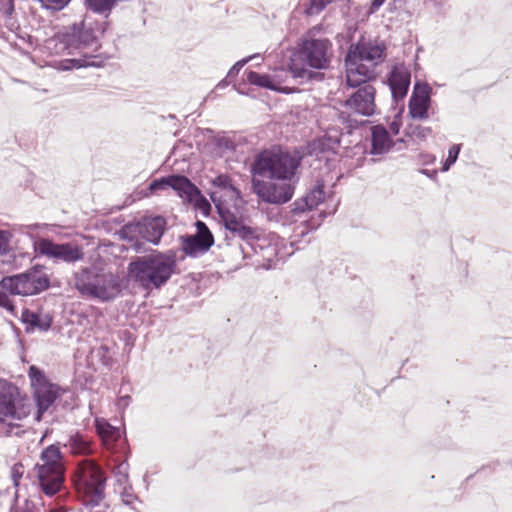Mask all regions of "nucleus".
Masks as SVG:
<instances>
[{"mask_svg":"<svg viewBox=\"0 0 512 512\" xmlns=\"http://www.w3.org/2000/svg\"><path fill=\"white\" fill-rule=\"evenodd\" d=\"M49 286L50 277L39 265L33 266L23 273L3 277L0 281V288L2 290L0 291V307L10 312L14 311V304L6 293L10 295L33 296L47 290Z\"/></svg>","mask_w":512,"mask_h":512,"instance_id":"5","label":"nucleus"},{"mask_svg":"<svg viewBox=\"0 0 512 512\" xmlns=\"http://www.w3.org/2000/svg\"><path fill=\"white\" fill-rule=\"evenodd\" d=\"M13 238L12 232L0 229V255H5L10 251V243Z\"/></svg>","mask_w":512,"mask_h":512,"instance_id":"39","label":"nucleus"},{"mask_svg":"<svg viewBox=\"0 0 512 512\" xmlns=\"http://www.w3.org/2000/svg\"><path fill=\"white\" fill-rule=\"evenodd\" d=\"M106 476L93 460L81 461L76 469L74 484L86 506H97L104 499Z\"/></svg>","mask_w":512,"mask_h":512,"instance_id":"9","label":"nucleus"},{"mask_svg":"<svg viewBox=\"0 0 512 512\" xmlns=\"http://www.w3.org/2000/svg\"><path fill=\"white\" fill-rule=\"evenodd\" d=\"M35 470L42 491L48 496L56 494L63 485L65 471L59 447L50 445L45 448Z\"/></svg>","mask_w":512,"mask_h":512,"instance_id":"10","label":"nucleus"},{"mask_svg":"<svg viewBox=\"0 0 512 512\" xmlns=\"http://www.w3.org/2000/svg\"><path fill=\"white\" fill-rule=\"evenodd\" d=\"M120 496L123 504L130 506L132 509L137 510V507L135 506L136 503H139V498L134 494L132 486L131 485H123L120 486Z\"/></svg>","mask_w":512,"mask_h":512,"instance_id":"34","label":"nucleus"},{"mask_svg":"<svg viewBox=\"0 0 512 512\" xmlns=\"http://www.w3.org/2000/svg\"><path fill=\"white\" fill-rule=\"evenodd\" d=\"M108 21L99 20L93 14H85L80 22L66 26L51 41L55 44L57 53L75 54L77 51L82 58L65 59L59 63L61 70L88 67L95 65L88 60L92 52L100 47V38L108 29Z\"/></svg>","mask_w":512,"mask_h":512,"instance_id":"1","label":"nucleus"},{"mask_svg":"<svg viewBox=\"0 0 512 512\" xmlns=\"http://www.w3.org/2000/svg\"><path fill=\"white\" fill-rule=\"evenodd\" d=\"M65 447L74 455H89L93 453L92 442L82 434L71 435Z\"/></svg>","mask_w":512,"mask_h":512,"instance_id":"30","label":"nucleus"},{"mask_svg":"<svg viewBox=\"0 0 512 512\" xmlns=\"http://www.w3.org/2000/svg\"><path fill=\"white\" fill-rule=\"evenodd\" d=\"M190 188H184L180 195L183 200L193 203L195 207L202 211L204 214L211 210V205L208 200L201 194V191L188 179Z\"/></svg>","mask_w":512,"mask_h":512,"instance_id":"27","label":"nucleus"},{"mask_svg":"<svg viewBox=\"0 0 512 512\" xmlns=\"http://www.w3.org/2000/svg\"><path fill=\"white\" fill-rule=\"evenodd\" d=\"M312 72L305 68L289 67V69L280 68L274 71L271 77V83L274 86L273 91L284 94H291L298 91L297 85L303 80H308Z\"/></svg>","mask_w":512,"mask_h":512,"instance_id":"14","label":"nucleus"},{"mask_svg":"<svg viewBox=\"0 0 512 512\" xmlns=\"http://www.w3.org/2000/svg\"><path fill=\"white\" fill-rule=\"evenodd\" d=\"M95 426L106 449L112 451L119 448L121 453L126 451L125 442L121 439L122 431L120 428L112 426L105 419H96Z\"/></svg>","mask_w":512,"mask_h":512,"instance_id":"19","label":"nucleus"},{"mask_svg":"<svg viewBox=\"0 0 512 512\" xmlns=\"http://www.w3.org/2000/svg\"><path fill=\"white\" fill-rule=\"evenodd\" d=\"M301 158L281 150H264L259 153L251 167L254 176L270 180L298 182L297 170Z\"/></svg>","mask_w":512,"mask_h":512,"instance_id":"6","label":"nucleus"},{"mask_svg":"<svg viewBox=\"0 0 512 512\" xmlns=\"http://www.w3.org/2000/svg\"><path fill=\"white\" fill-rule=\"evenodd\" d=\"M461 151V144H454L448 150V156L441 167L442 172H447L451 166L457 161Z\"/></svg>","mask_w":512,"mask_h":512,"instance_id":"37","label":"nucleus"},{"mask_svg":"<svg viewBox=\"0 0 512 512\" xmlns=\"http://www.w3.org/2000/svg\"><path fill=\"white\" fill-rule=\"evenodd\" d=\"M38 256L46 257L53 263L74 264L84 259L83 247L74 242L57 243L49 238H38L33 243Z\"/></svg>","mask_w":512,"mask_h":512,"instance_id":"11","label":"nucleus"},{"mask_svg":"<svg viewBox=\"0 0 512 512\" xmlns=\"http://www.w3.org/2000/svg\"><path fill=\"white\" fill-rule=\"evenodd\" d=\"M166 229V220L162 216H155L144 220L141 226V234L144 239L157 245Z\"/></svg>","mask_w":512,"mask_h":512,"instance_id":"24","label":"nucleus"},{"mask_svg":"<svg viewBox=\"0 0 512 512\" xmlns=\"http://www.w3.org/2000/svg\"><path fill=\"white\" fill-rule=\"evenodd\" d=\"M297 182L264 180L256 176L252 179L253 192L265 203L282 205L289 202L295 192Z\"/></svg>","mask_w":512,"mask_h":512,"instance_id":"12","label":"nucleus"},{"mask_svg":"<svg viewBox=\"0 0 512 512\" xmlns=\"http://www.w3.org/2000/svg\"><path fill=\"white\" fill-rule=\"evenodd\" d=\"M411 82L410 70L404 65H395L388 77L392 98L397 103L407 95Z\"/></svg>","mask_w":512,"mask_h":512,"instance_id":"18","label":"nucleus"},{"mask_svg":"<svg viewBox=\"0 0 512 512\" xmlns=\"http://www.w3.org/2000/svg\"><path fill=\"white\" fill-rule=\"evenodd\" d=\"M420 173H422L423 175H425L428 178L433 179V180L437 178V174H438L437 170H428V169H421Z\"/></svg>","mask_w":512,"mask_h":512,"instance_id":"46","label":"nucleus"},{"mask_svg":"<svg viewBox=\"0 0 512 512\" xmlns=\"http://www.w3.org/2000/svg\"><path fill=\"white\" fill-rule=\"evenodd\" d=\"M74 287L87 298L108 302L121 292L119 278L95 266L83 267L73 275Z\"/></svg>","mask_w":512,"mask_h":512,"instance_id":"4","label":"nucleus"},{"mask_svg":"<svg viewBox=\"0 0 512 512\" xmlns=\"http://www.w3.org/2000/svg\"><path fill=\"white\" fill-rule=\"evenodd\" d=\"M31 412L29 400L22 397L19 389L6 380L0 379V432L5 435H19V422Z\"/></svg>","mask_w":512,"mask_h":512,"instance_id":"7","label":"nucleus"},{"mask_svg":"<svg viewBox=\"0 0 512 512\" xmlns=\"http://www.w3.org/2000/svg\"><path fill=\"white\" fill-rule=\"evenodd\" d=\"M176 267V251L168 250L138 257L129 264L128 270L144 289H158L167 283Z\"/></svg>","mask_w":512,"mask_h":512,"instance_id":"3","label":"nucleus"},{"mask_svg":"<svg viewBox=\"0 0 512 512\" xmlns=\"http://www.w3.org/2000/svg\"><path fill=\"white\" fill-rule=\"evenodd\" d=\"M216 148L220 156H227L235 151L236 145L234 141L226 136L217 138Z\"/></svg>","mask_w":512,"mask_h":512,"instance_id":"35","label":"nucleus"},{"mask_svg":"<svg viewBox=\"0 0 512 512\" xmlns=\"http://www.w3.org/2000/svg\"><path fill=\"white\" fill-rule=\"evenodd\" d=\"M392 146L393 141L388 131L383 126H373L371 132V154H385L392 148Z\"/></svg>","mask_w":512,"mask_h":512,"instance_id":"26","label":"nucleus"},{"mask_svg":"<svg viewBox=\"0 0 512 512\" xmlns=\"http://www.w3.org/2000/svg\"><path fill=\"white\" fill-rule=\"evenodd\" d=\"M220 216L225 229L231 234V237H238L251 246L253 241L259 238V232L256 228L246 225L241 218L231 211H220Z\"/></svg>","mask_w":512,"mask_h":512,"instance_id":"16","label":"nucleus"},{"mask_svg":"<svg viewBox=\"0 0 512 512\" xmlns=\"http://www.w3.org/2000/svg\"><path fill=\"white\" fill-rule=\"evenodd\" d=\"M22 475H23V465L20 463L13 465V467L11 469V477H12V480H13L15 486L18 485L19 479L22 477Z\"/></svg>","mask_w":512,"mask_h":512,"instance_id":"42","label":"nucleus"},{"mask_svg":"<svg viewBox=\"0 0 512 512\" xmlns=\"http://www.w3.org/2000/svg\"><path fill=\"white\" fill-rule=\"evenodd\" d=\"M49 512H64V511H62L61 509H52Z\"/></svg>","mask_w":512,"mask_h":512,"instance_id":"50","label":"nucleus"},{"mask_svg":"<svg viewBox=\"0 0 512 512\" xmlns=\"http://www.w3.org/2000/svg\"><path fill=\"white\" fill-rule=\"evenodd\" d=\"M196 234L188 235L182 238L183 251L192 257L206 253L214 244V237L207 225L203 221L195 223Z\"/></svg>","mask_w":512,"mask_h":512,"instance_id":"15","label":"nucleus"},{"mask_svg":"<svg viewBox=\"0 0 512 512\" xmlns=\"http://www.w3.org/2000/svg\"><path fill=\"white\" fill-rule=\"evenodd\" d=\"M256 57H259V54H254L237 61L228 71L227 78H233L237 76L240 70L244 67V65H246L249 61Z\"/></svg>","mask_w":512,"mask_h":512,"instance_id":"40","label":"nucleus"},{"mask_svg":"<svg viewBox=\"0 0 512 512\" xmlns=\"http://www.w3.org/2000/svg\"><path fill=\"white\" fill-rule=\"evenodd\" d=\"M101 349L104 350V351H108V348L105 347V346H102Z\"/></svg>","mask_w":512,"mask_h":512,"instance_id":"51","label":"nucleus"},{"mask_svg":"<svg viewBox=\"0 0 512 512\" xmlns=\"http://www.w3.org/2000/svg\"><path fill=\"white\" fill-rule=\"evenodd\" d=\"M112 474L119 487L128 484L129 464L127 462V451L120 453L112 459Z\"/></svg>","mask_w":512,"mask_h":512,"instance_id":"29","label":"nucleus"},{"mask_svg":"<svg viewBox=\"0 0 512 512\" xmlns=\"http://www.w3.org/2000/svg\"><path fill=\"white\" fill-rule=\"evenodd\" d=\"M301 55L306 63L315 69H325L333 56L332 43L327 38H315L312 32L303 39Z\"/></svg>","mask_w":512,"mask_h":512,"instance_id":"13","label":"nucleus"},{"mask_svg":"<svg viewBox=\"0 0 512 512\" xmlns=\"http://www.w3.org/2000/svg\"><path fill=\"white\" fill-rule=\"evenodd\" d=\"M14 10L12 0H0V12L5 16H10Z\"/></svg>","mask_w":512,"mask_h":512,"instance_id":"43","label":"nucleus"},{"mask_svg":"<svg viewBox=\"0 0 512 512\" xmlns=\"http://www.w3.org/2000/svg\"><path fill=\"white\" fill-rule=\"evenodd\" d=\"M28 376L33 392L36 391V388L45 387L52 384L47 379L45 373L35 365H31L29 367Z\"/></svg>","mask_w":512,"mask_h":512,"instance_id":"32","label":"nucleus"},{"mask_svg":"<svg viewBox=\"0 0 512 512\" xmlns=\"http://www.w3.org/2000/svg\"><path fill=\"white\" fill-rule=\"evenodd\" d=\"M419 161L422 165H431L436 161V157L429 153H422L419 155Z\"/></svg>","mask_w":512,"mask_h":512,"instance_id":"44","label":"nucleus"},{"mask_svg":"<svg viewBox=\"0 0 512 512\" xmlns=\"http://www.w3.org/2000/svg\"><path fill=\"white\" fill-rule=\"evenodd\" d=\"M326 197L325 184L322 180H316L307 193L293 203V212L301 213L317 207Z\"/></svg>","mask_w":512,"mask_h":512,"instance_id":"21","label":"nucleus"},{"mask_svg":"<svg viewBox=\"0 0 512 512\" xmlns=\"http://www.w3.org/2000/svg\"><path fill=\"white\" fill-rule=\"evenodd\" d=\"M391 128L393 129V131L395 133H398L399 128H398V125L396 123L393 122L392 125H391Z\"/></svg>","mask_w":512,"mask_h":512,"instance_id":"47","label":"nucleus"},{"mask_svg":"<svg viewBox=\"0 0 512 512\" xmlns=\"http://www.w3.org/2000/svg\"><path fill=\"white\" fill-rule=\"evenodd\" d=\"M28 227H29L30 229H38V228H40V227H41V225L36 223V224L29 225Z\"/></svg>","mask_w":512,"mask_h":512,"instance_id":"48","label":"nucleus"},{"mask_svg":"<svg viewBox=\"0 0 512 512\" xmlns=\"http://www.w3.org/2000/svg\"><path fill=\"white\" fill-rule=\"evenodd\" d=\"M411 134L416 138L426 139L432 134V129L430 127L417 125L412 128Z\"/></svg>","mask_w":512,"mask_h":512,"instance_id":"41","label":"nucleus"},{"mask_svg":"<svg viewBox=\"0 0 512 512\" xmlns=\"http://www.w3.org/2000/svg\"><path fill=\"white\" fill-rule=\"evenodd\" d=\"M431 88L428 84L416 83L409 99V114L413 119L424 120L429 117Z\"/></svg>","mask_w":512,"mask_h":512,"instance_id":"17","label":"nucleus"},{"mask_svg":"<svg viewBox=\"0 0 512 512\" xmlns=\"http://www.w3.org/2000/svg\"><path fill=\"white\" fill-rule=\"evenodd\" d=\"M118 0H85L89 12L99 20L107 21L112 9Z\"/></svg>","mask_w":512,"mask_h":512,"instance_id":"31","label":"nucleus"},{"mask_svg":"<svg viewBox=\"0 0 512 512\" xmlns=\"http://www.w3.org/2000/svg\"><path fill=\"white\" fill-rule=\"evenodd\" d=\"M215 187L231 191L239 195L238 189L233 185L231 178L228 175L220 174L212 181Z\"/></svg>","mask_w":512,"mask_h":512,"instance_id":"36","label":"nucleus"},{"mask_svg":"<svg viewBox=\"0 0 512 512\" xmlns=\"http://www.w3.org/2000/svg\"><path fill=\"white\" fill-rule=\"evenodd\" d=\"M385 1L386 0H373L371 2L369 13H375L384 4Z\"/></svg>","mask_w":512,"mask_h":512,"instance_id":"45","label":"nucleus"},{"mask_svg":"<svg viewBox=\"0 0 512 512\" xmlns=\"http://www.w3.org/2000/svg\"><path fill=\"white\" fill-rule=\"evenodd\" d=\"M61 394V388L57 384L36 388L33 392L37 403L36 419L40 421L42 415L54 404Z\"/></svg>","mask_w":512,"mask_h":512,"instance_id":"23","label":"nucleus"},{"mask_svg":"<svg viewBox=\"0 0 512 512\" xmlns=\"http://www.w3.org/2000/svg\"><path fill=\"white\" fill-rule=\"evenodd\" d=\"M340 145L338 135L325 134L308 143L307 150L310 156H315L317 159L326 161L329 160L328 154L335 153V150Z\"/></svg>","mask_w":512,"mask_h":512,"instance_id":"22","label":"nucleus"},{"mask_svg":"<svg viewBox=\"0 0 512 512\" xmlns=\"http://www.w3.org/2000/svg\"><path fill=\"white\" fill-rule=\"evenodd\" d=\"M226 85H227L226 81H221V82L218 84V87H224V86H226Z\"/></svg>","mask_w":512,"mask_h":512,"instance_id":"49","label":"nucleus"},{"mask_svg":"<svg viewBox=\"0 0 512 512\" xmlns=\"http://www.w3.org/2000/svg\"><path fill=\"white\" fill-rule=\"evenodd\" d=\"M190 188L188 185V178L183 175H169L160 179H155L149 184L150 192L172 188L180 197L184 188Z\"/></svg>","mask_w":512,"mask_h":512,"instance_id":"25","label":"nucleus"},{"mask_svg":"<svg viewBox=\"0 0 512 512\" xmlns=\"http://www.w3.org/2000/svg\"><path fill=\"white\" fill-rule=\"evenodd\" d=\"M385 49L382 42L364 39L351 46L345 59L347 85L356 88L375 79V68L383 62Z\"/></svg>","mask_w":512,"mask_h":512,"instance_id":"2","label":"nucleus"},{"mask_svg":"<svg viewBox=\"0 0 512 512\" xmlns=\"http://www.w3.org/2000/svg\"><path fill=\"white\" fill-rule=\"evenodd\" d=\"M95 426L106 449L112 451L119 448L121 453L126 451L125 442L121 439L122 431L120 428L112 426L105 419H96Z\"/></svg>","mask_w":512,"mask_h":512,"instance_id":"20","label":"nucleus"},{"mask_svg":"<svg viewBox=\"0 0 512 512\" xmlns=\"http://www.w3.org/2000/svg\"><path fill=\"white\" fill-rule=\"evenodd\" d=\"M356 87L357 90L349 95L342 103V109L337 112L338 120L345 125L348 133L358 127L360 122L357 115L370 117L377 112L374 86L365 82Z\"/></svg>","mask_w":512,"mask_h":512,"instance_id":"8","label":"nucleus"},{"mask_svg":"<svg viewBox=\"0 0 512 512\" xmlns=\"http://www.w3.org/2000/svg\"><path fill=\"white\" fill-rule=\"evenodd\" d=\"M333 0H310L309 5L305 9L308 16L318 15Z\"/></svg>","mask_w":512,"mask_h":512,"instance_id":"38","label":"nucleus"},{"mask_svg":"<svg viewBox=\"0 0 512 512\" xmlns=\"http://www.w3.org/2000/svg\"><path fill=\"white\" fill-rule=\"evenodd\" d=\"M245 74H246L247 82L252 85H255V86H258L261 88H266L269 90H272V88H274V86L271 83V77L269 74H260L258 72L251 71V70L246 71Z\"/></svg>","mask_w":512,"mask_h":512,"instance_id":"33","label":"nucleus"},{"mask_svg":"<svg viewBox=\"0 0 512 512\" xmlns=\"http://www.w3.org/2000/svg\"><path fill=\"white\" fill-rule=\"evenodd\" d=\"M22 321L26 324V331L32 332L35 329L47 331L51 327L52 319L48 315H42L25 310L22 313Z\"/></svg>","mask_w":512,"mask_h":512,"instance_id":"28","label":"nucleus"}]
</instances>
